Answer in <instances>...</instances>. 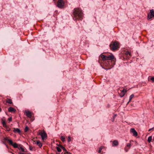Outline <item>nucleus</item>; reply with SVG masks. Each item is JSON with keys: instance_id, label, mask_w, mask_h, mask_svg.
I'll return each instance as SVG.
<instances>
[{"instance_id": "nucleus-1", "label": "nucleus", "mask_w": 154, "mask_h": 154, "mask_svg": "<svg viewBox=\"0 0 154 154\" xmlns=\"http://www.w3.org/2000/svg\"><path fill=\"white\" fill-rule=\"evenodd\" d=\"M83 15L82 11L80 8H75L74 9L72 17L74 20H82L83 19Z\"/></svg>"}, {"instance_id": "nucleus-2", "label": "nucleus", "mask_w": 154, "mask_h": 154, "mask_svg": "<svg viewBox=\"0 0 154 154\" xmlns=\"http://www.w3.org/2000/svg\"><path fill=\"white\" fill-rule=\"evenodd\" d=\"M100 57H101L102 60H111V63L113 65V66L115 64V61L113 60L114 59V56L112 54L109 55V56H105L104 55H101Z\"/></svg>"}, {"instance_id": "nucleus-3", "label": "nucleus", "mask_w": 154, "mask_h": 154, "mask_svg": "<svg viewBox=\"0 0 154 154\" xmlns=\"http://www.w3.org/2000/svg\"><path fill=\"white\" fill-rule=\"evenodd\" d=\"M110 49L112 51L116 50L119 48V44L116 42H112L109 45Z\"/></svg>"}, {"instance_id": "nucleus-4", "label": "nucleus", "mask_w": 154, "mask_h": 154, "mask_svg": "<svg viewBox=\"0 0 154 154\" xmlns=\"http://www.w3.org/2000/svg\"><path fill=\"white\" fill-rule=\"evenodd\" d=\"M4 140H5L7 141V142L9 143L12 145L14 148H17L18 147V144L16 143H13L12 141L10 139H9L7 137H5L4 138Z\"/></svg>"}, {"instance_id": "nucleus-5", "label": "nucleus", "mask_w": 154, "mask_h": 154, "mask_svg": "<svg viewBox=\"0 0 154 154\" xmlns=\"http://www.w3.org/2000/svg\"><path fill=\"white\" fill-rule=\"evenodd\" d=\"M64 5V3L63 0H59L57 2V7L60 8H63Z\"/></svg>"}, {"instance_id": "nucleus-6", "label": "nucleus", "mask_w": 154, "mask_h": 154, "mask_svg": "<svg viewBox=\"0 0 154 154\" xmlns=\"http://www.w3.org/2000/svg\"><path fill=\"white\" fill-rule=\"evenodd\" d=\"M154 17V10L152 9L150 10V12L148 14L147 19H150Z\"/></svg>"}, {"instance_id": "nucleus-7", "label": "nucleus", "mask_w": 154, "mask_h": 154, "mask_svg": "<svg viewBox=\"0 0 154 154\" xmlns=\"http://www.w3.org/2000/svg\"><path fill=\"white\" fill-rule=\"evenodd\" d=\"M39 134L41 137L42 140H44L47 137V134L44 131L40 132Z\"/></svg>"}, {"instance_id": "nucleus-8", "label": "nucleus", "mask_w": 154, "mask_h": 154, "mask_svg": "<svg viewBox=\"0 0 154 154\" xmlns=\"http://www.w3.org/2000/svg\"><path fill=\"white\" fill-rule=\"evenodd\" d=\"M130 131L132 133L133 136L136 137L137 135V132L134 128H131L130 130Z\"/></svg>"}, {"instance_id": "nucleus-9", "label": "nucleus", "mask_w": 154, "mask_h": 154, "mask_svg": "<svg viewBox=\"0 0 154 154\" xmlns=\"http://www.w3.org/2000/svg\"><path fill=\"white\" fill-rule=\"evenodd\" d=\"M25 112H26V115L27 117L29 118H30L31 117L32 112H31L27 111H26Z\"/></svg>"}, {"instance_id": "nucleus-10", "label": "nucleus", "mask_w": 154, "mask_h": 154, "mask_svg": "<svg viewBox=\"0 0 154 154\" xmlns=\"http://www.w3.org/2000/svg\"><path fill=\"white\" fill-rule=\"evenodd\" d=\"M34 142H35V144H36L39 147L41 148L42 146V144L39 140H37L36 142L34 141Z\"/></svg>"}, {"instance_id": "nucleus-11", "label": "nucleus", "mask_w": 154, "mask_h": 154, "mask_svg": "<svg viewBox=\"0 0 154 154\" xmlns=\"http://www.w3.org/2000/svg\"><path fill=\"white\" fill-rule=\"evenodd\" d=\"M8 111L9 112H15L16 111V110L14 108L12 107H10L8 108Z\"/></svg>"}, {"instance_id": "nucleus-12", "label": "nucleus", "mask_w": 154, "mask_h": 154, "mask_svg": "<svg viewBox=\"0 0 154 154\" xmlns=\"http://www.w3.org/2000/svg\"><path fill=\"white\" fill-rule=\"evenodd\" d=\"M118 145V142L117 140H114L113 141L112 146H117Z\"/></svg>"}, {"instance_id": "nucleus-13", "label": "nucleus", "mask_w": 154, "mask_h": 154, "mask_svg": "<svg viewBox=\"0 0 154 154\" xmlns=\"http://www.w3.org/2000/svg\"><path fill=\"white\" fill-rule=\"evenodd\" d=\"M13 131L15 133H20L21 132L20 130L18 128H14Z\"/></svg>"}, {"instance_id": "nucleus-14", "label": "nucleus", "mask_w": 154, "mask_h": 154, "mask_svg": "<svg viewBox=\"0 0 154 154\" xmlns=\"http://www.w3.org/2000/svg\"><path fill=\"white\" fill-rule=\"evenodd\" d=\"M125 55L127 56V58H128L131 56V53L129 51H126L125 53Z\"/></svg>"}, {"instance_id": "nucleus-15", "label": "nucleus", "mask_w": 154, "mask_h": 154, "mask_svg": "<svg viewBox=\"0 0 154 154\" xmlns=\"http://www.w3.org/2000/svg\"><path fill=\"white\" fill-rule=\"evenodd\" d=\"M6 102L11 104L12 103V102L11 100L8 98L7 99Z\"/></svg>"}, {"instance_id": "nucleus-16", "label": "nucleus", "mask_w": 154, "mask_h": 154, "mask_svg": "<svg viewBox=\"0 0 154 154\" xmlns=\"http://www.w3.org/2000/svg\"><path fill=\"white\" fill-rule=\"evenodd\" d=\"M2 124L3 125V126L4 127H5L6 128H7V126L6 125V122L5 121H2Z\"/></svg>"}, {"instance_id": "nucleus-17", "label": "nucleus", "mask_w": 154, "mask_h": 154, "mask_svg": "<svg viewBox=\"0 0 154 154\" xmlns=\"http://www.w3.org/2000/svg\"><path fill=\"white\" fill-rule=\"evenodd\" d=\"M134 94H132L129 97V99L128 103L131 100L132 98L134 97Z\"/></svg>"}, {"instance_id": "nucleus-18", "label": "nucleus", "mask_w": 154, "mask_h": 154, "mask_svg": "<svg viewBox=\"0 0 154 154\" xmlns=\"http://www.w3.org/2000/svg\"><path fill=\"white\" fill-rule=\"evenodd\" d=\"M152 137L151 136H149L148 138V141L150 143L152 140Z\"/></svg>"}, {"instance_id": "nucleus-19", "label": "nucleus", "mask_w": 154, "mask_h": 154, "mask_svg": "<svg viewBox=\"0 0 154 154\" xmlns=\"http://www.w3.org/2000/svg\"><path fill=\"white\" fill-rule=\"evenodd\" d=\"M125 93H123V92H121L120 93V96L121 97H123L124 95H125Z\"/></svg>"}, {"instance_id": "nucleus-20", "label": "nucleus", "mask_w": 154, "mask_h": 154, "mask_svg": "<svg viewBox=\"0 0 154 154\" xmlns=\"http://www.w3.org/2000/svg\"><path fill=\"white\" fill-rule=\"evenodd\" d=\"M103 147H104L103 146H101L99 148V150L98 152L99 153H101V151Z\"/></svg>"}, {"instance_id": "nucleus-21", "label": "nucleus", "mask_w": 154, "mask_h": 154, "mask_svg": "<svg viewBox=\"0 0 154 154\" xmlns=\"http://www.w3.org/2000/svg\"><path fill=\"white\" fill-rule=\"evenodd\" d=\"M60 139L63 142H64L65 141V138L63 136H61V137Z\"/></svg>"}, {"instance_id": "nucleus-22", "label": "nucleus", "mask_w": 154, "mask_h": 154, "mask_svg": "<svg viewBox=\"0 0 154 154\" xmlns=\"http://www.w3.org/2000/svg\"><path fill=\"white\" fill-rule=\"evenodd\" d=\"M60 147L64 151H66V149L65 148V147H63L62 146V145H60Z\"/></svg>"}, {"instance_id": "nucleus-23", "label": "nucleus", "mask_w": 154, "mask_h": 154, "mask_svg": "<svg viewBox=\"0 0 154 154\" xmlns=\"http://www.w3.org/2000/svg\"><path fill=\"white\" fill-rule=\"evenodd\" d=\"M29 128L28 126H26L25 128V131L26 132L29 130Z\"/></svg>"}, {"instance_id": "nucleus-24", "label": "nucleus", "mask_w": 154, "mask_h": 154, "mask_svg": "<svg viewBox=\"0 0 154 154\" xmlns=\"http://www.w3.org/2000/svg\"><path fill=\"white\" fill-rule=\"evenodd\" d=\"M57 151L58 152H60L61 151V149L59 147H57Z\"/></svg>"}, {"instance_id": "nucleus-25", "label": "nucleus", "mask_w": 154, "mask_h": 154, "mask_svg": "<svg viewBox=\"0 0 154 154\" xmlns=\"http://www.w3.org/2000/svg\"><path fill=\"white\" fill-rule=\"evenodd\" d=\"M121 92H123L124 93H125L127 92V91L126 90H125V89H123L121 91Z\"/></svg>"}, {"instance_id": "nucleus-26", "label": "nucleus", "mask_w": 154, "mask_h": 154, "mask_svg": "<svg viewBox=\"0 0 154 154\" xmlns=\"http://www.w3.org/2000/svg\"><path fill=\"white\" fill-rule=\"evenodd\" d=\"M151 79L152 81V82H154V77H152L151 78Z\"/></svg>"}, {"instance_id": "nucleus-27", "label": "nucleus", "mask_w": 154, "mask_h": 154, "mask_svg": "<svg viewBox=\"0 0 154 154\" xmlns=\"http://www.w3.org/2000/svg\"><path fill=\"white\" fill-rule=\"evenodd\" d=\"M19 146H20V148L18 147V148L19 149H21L23 147L22 146H21L20 145H19Z\"/></svg>"}, {"instance_id": "nucleus-28", "label": "nucleus", "mask_w": 154, "mask_h": 154, "mask_svg": "<svg viewBox=\"0 0 154 154\" xmlns=\"http://www.w3.org/2000/svg\"><path fill=\"white\" fill-rule=\"evenodd\" d=\"M19 146H20V148L18 147V148L19 149H21L23 147L22 146H21L20 145H19Z\"/></svg>"}, {"instance_id": "nucleus-29", "label": "nucleus", "mask_w": 154, "mask_h": 154, "mask_svg": "<svg viewBox=\"0 0 154 154\" xmlns=\"http://www.w3.org/2000/svg\"><path fill=\"white\" fill-rule=\"evenodd\" d=\"M67 140L68 142H69L71 141V138L69 136L67 139Z\"/></svg>"}, {"instance_id": "nucleus-30", "label": "nucleus", "mask_w": 154, "mask_h": 154, "mask_svg": "<svg viewBox=\"0 0 154 154\" xmlns=\"http://www.w3.org/2000/svg\"><path fill=\"white\" fill-rule=\"evenodd\" d=\"M8 120L9 121H11L12 120V118L11 117H9L8 118Z\"/></svg>"}, {"instance_id": "nucleus-31", "label": "nucleus", "mask_w": 154, "mask_h": 154, "mask_svg": "<svg viewBox=\"0 0 154 154\" xmlns=\"http://www.w3.org/2000/svg\"><path fill=\"white\" fill-rule=\"evenodd\" d=\"M131 146V144L130 143H128L127 144V146L130 147Z\"/></svg>"}, {"instance_id": "nucleus-32", "label": "nucleus", "mask_w": 154, "mask_h": 154, "mask_svg": "<svg viewBox=\"0 0 154 154\" xmlns=\"http://www.w3.org/2000/svg\"><path fill=\"white\" fill-rule=\"evenodd\" d=\"M21 151L23 152H25V150L23 147L21 149Z\"/></svg>"}, {"instance_id": "nucleus-33", "label": "nucleus", "mask_w": 154, "mask_h": 154, "mask_svg": "<svg viewBox=\"0 0 154 154\" xmlns=\"http://www.w3.org/2000/svg\"><path fill=\"white\" fill-rule=\"evenodd\" d=\"M117 116V115L116 114H115V115L114 116H113V120L112 121V122H113L114 121V119H115V116Z\"/></svg>"}, {"instance_id": "nucleus-34", "label": "nucleus", "mask_w": 154, "mask_h": 154, "mask_svg": "<svg viewBox=\"0 0 154 154\" xmlns=\"http://www.w3.org/2000/svg\"><path fill=\"white\" fill-rule=\"evenodd\" d=\"M153 129H154V127L152 128H150V129H149V131H150L151 130H153Z\"/></svg>"}, {"instance_id": "nucleus-35", "label": "nucleus", "mask_w": 154, "mask_h": 154, "mask_svg": "<svg viewBox=\"0 0 154 154\" xmlns=\"http://www.w3.org/2000/svg\"><path fill=\"white\" fill-rule=\"evenodd\" d=\"M66 153L67 154H72V153H70V152H67V151L66 152Z\"/></svg>"}, {"instance_id": "nucleus-36", "label": "nucleus", "mask_w": 154, "mask_h": 154, "mask_svg": "<svg viewBox=\"0 0 154 154\" xmlns=\"http://www.w3.org/2000/svg\"><path fill=\"white\" fill-rule=\"evenodd\" d=\"M125 150L126 151V152H127L128 151V149H126V148L125 147Z\"/></svg>"}, {"instance_id": "nucleus-37", "label": "nucleus", "mask_w": 154, "mask_h": 154, "mask_svg": "<svg viewBox=\"0 0 154 154\" xmlns=\"http://www.w3.org/2000/svg\"><path fill=\"white\" fill-rule=\"evenodd\" d=\"M29 149H30V150H32V148H31L30 147H29Z\"/></svg>"}, {"instance_id": "nucleus-38", "label": "nucleus", "mask_w": 154, "mask_h": 154, "mask_svg": "<svg viewBox=\"0 0 154 154\" xmlns=\"http://www.w3.org/2000/svg\"><path fill=\"white\" fill-rule=\"evenodd\" d=\"M2 111V109H1L0 108V112L1 111Z\"/></svg>"}, {"instance_id": "nucleus-39", "label": "nucleus", "mask_w": 154, "mask_h": 154, "mask_svg": "<svg viewBox=\"0 0 154 154\" xmlns=\"http://www.w3.org/2000/svg\"><path fill=\"white\" fill-rule=\"evenodd\" d=\"M56 154H59V153H56Z\"/></svg>"}]
</instances>
